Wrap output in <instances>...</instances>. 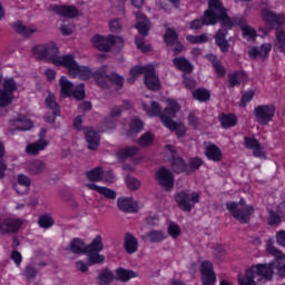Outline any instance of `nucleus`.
<instances>
[{"mask_svg": "<svg viewBox=\"0 0 285 285\" xmlns=\"http://www.w3.org/2000/svg\"><path fill=\"white\" fill-rule=\"evenodd\" d=\"M200 273L203 285L217 284V276L215 275V271H213V263L203 262L200 266Z\"/></svg>", "mask_w": 285, "mask_h": 285, "instance_id": "obj_14", "label": "nucleus"}, {"mask_svg": "<svg viewBox=\"0 0 285 285\" xmlns=\"http://www.w3.org/2000/svg\"><path fill=\"white\" fill-rule=\"evenodd\" d=\"M141 106L148 117H160L164 126L168 128V130L175 131L177 137H184V135H186V126L183 124H177L173 120V118L177 116V112H179L181 108L175 100H167L164 115H161V105H159V102L144 101Z\"/></svg>", "mask_w": 285, "mask_h": 285, "instance_id": "obj_3", "label": "nucleus"}, {"mask_svg": "<svg viewBox=\"0 0 285 285\" xmlns=\"http://www.w3.org/2000/svg\"><path fill=\"white\" fill-rule=\"evenodd\" d=\"M86 186L89 190H96V193L102 195V197H106V199H117V191L108 187H101L95 184H87Z\"/></svg>", "mask_w": 285, "mask_h": 285, "instance_id": "obj_28", "label": "nucleus"}, {"mask_svg": "<svg viewBox=\"0 0 285 285\" xmlns=\"http://www.w3.org/2000/svg\"><path fill=\"white\" fill-rule=\"evenodd\" d=\"M266 250L275 257V262L252 265L245 271V274L238 276V285L266 284L273 279V268L277 271L279 277H285V254L271 243H267Z\"/></svg>", "mask_w": 285, "mask_h": 285, "instance_id": "obj_1", "label": "nucleus"}, {"mask_svg": "<svg viewBox=\"0 0 285 285\" xmlns=\"http://www.w3.org/2000/svg\"><path fill=\"white\" fill-rule=\"evenodd\" d=\"M145 86L148 88V90H159V88H161L159 76L155 72V67H153V65H150L145 75Z\"/></svg>", "mask_w": 285, "mask_h": 285, "instance_id": "obj_21", "label": "nucleus"}, {"mask_svg": "<svg viewBox=\"0 0 285 285\" xmlns=\"http://www.w3.org/2000/svg\"><path fill=\"white\" fill-rule=\"evenodd\" d=\"M193 97L197 101H208L210 99V91L199 88L193 91Z\"/></svg>", "mask_w": 285, "mask_h": 285, "instance_id": "obj_49", "label": "nucleus"}, {"mask_svg": "<svg viewBox=\"0 0 285 285\" xmlns=\"http://www.w3.org/2000/svg\"><path fill=\"white\" fill-rule=\"evenodd\" d=\"M52 10L56 14H60V17H66L67 19L79 17V10L75 6H53Z\"/></svg>", "mask_w": 285, "mask_h": 285, "instance_id": "obj_24", "label": "nucleus"}, {"mask_svg": "<svg viewBox=\"0 0 285 285\" xmlns=\"http://www.w3.org/2000/svg\"><path fill=\"white\" fill-rule=\"evenodd\" d=\"M174 173H184L186 170V163L180 157L174 158L171 163Z\"/></svg>", "mask_w": 285, "mask_h": 285, "instance_id": "obj_51", "label": "nucleus"}, {"mask_svg": "<svg viewBox=\"0 0 285 285\" xmlns=\"http://www.w3.org/2000/svg\"><path fill=\"white\" fill-rule=\"evenodd\" d=\"M13 30L18 32V35H22V37H32L35 32H37V27L35 26H24L22 22H14Z\"/></svg>", "mask_w": 285, "mask_h": 285, "instance_id": "obj_31", "label": "nucleus"}, {"mask_svg": "<svg viewBox=\"0 0 285 285\" xmlns=\"http://www.w3.org/2000/svg\"><path fill=\"white\" fill-rule=\"evenodd\" d=\"M30 128H32V121L26 116H18L9 122V130L12 135L17 132V130H30Z\"/></svg>", "mask_w": 285, "mask_h": 285, "instance_id": "obj_19", "label": "nucleus"}, {"mask_svg": "<svg viewBox=\"0 0 285 285\" xmlns=\"http://www.w3.org/2000/svg\"><path fill=\"white\" fill-rule=\"evenodd\" d=\"M27 170L30 175H41V173L46 170V163L42 160H33L28 164Z\"/></svg>", "mask_w": 285, "mask_h": 285, "instance_id": "obj_35", "label": "nucleus"}, {"mask_svg": "<svg viewBox=\"0 0 285 285\" xmlns=\"http://www.w3.org/2000/svg\"><path fill=\"white\" fill-rule=\"evenodd\" d=\"M10 258L14 262L16 266H21V262H23V256L16 249L11 252Z\"/></svg>", "mask_w": 285, "mask_h": 285, "instance_id": "obj_61", "label": "nucleus"}, {"mask_svg": "<svg viewBox=\"0 0 285 285\" xmlns=\"http://www.w3.org/2000/svg\"><path fill=\"white\" fill-rule=\"evenodd\" d=\"M275 48L285 55V31L284 29H277L275 33Z\"/></svg>", "mask_w": 285, "mask_h": 285, "instance_id": "obj_42", "label": "nucleus"}, {"mask_svg": "<svg viewBox=\"0 0 285 285\" xmlns=\"http://www.w3.org/2000/svg\"><path fill=\"white\" fill-rule=\"evenodd\" d=\"M119 115H121V107H114L110 116L105 120V126L108 130H112L115 126H117V117H119Z\"/></svg>", "mask_w": 285, "mask_h": 285, "instance_id": "obj_33", "label": "nucleus"}, {"mask_svg": "<svg viewBox=\"0 0 285 285\" xmlns=\"http://www.w3.org/2000/svg\"><path fill=\"white\" fill-rule=\"evenodd\" d=\"M167 233L173 239H177L181 235V228L175 223H170L167 227Z\"/></svg>", "mask_w": 285, "mask_h": 285, "instance_id": "obj_52", "label": "nucleus"}, {"mask_svg": "<svg viewBox=\"0 0 285 285\" xmlns=\"http://www.w3.org/2000/svg\"><path fill=\"white\" fill-rule=\"evenodd\" d=\"M46 106H48L55 115H60L59 105H57V98L53 94L49 92L47 96Z\"/></svg>", "mask_w": 285, "mask_h": 285, "instance_id": "obj_46", "label": "nucleus"}, {"mask_svg": "<svg viewBox=\"0 0 285 285\" xmlns=\"http://www.w3.org/2000/svg\"><path fill=\"white\" fill-rule=\"evenodd\" d=\"M85 137L89 150H97V148H99V134L92 130V128L87 127L85 129Z\"/></svg>", "mask_w": 285, "mask_h": 285, "instance_id": "obj_26", "label": "nucleus"}, {"mask_svg": "<svg viewBox=\"0 0 285 285\" xmlns=\"http://www.w3.org/2000/svg\"><path fill=\"white\" fill-rule=\"evenodd\" d=\"M131 132H140V130L144 128V122L139 120L138 118H134L130 122Z\"/></svg>", "mask_w": 285, "mask_h": 285, "instance_id": "obj_59", "label": "nucleus"}, {"mask_svg": "<svg viewBox=\"0 0 285 285\" xmlns=\"http://www.w3.org/2000/svg\"><path fill=\"white\" fill-rule=\"evenodd\" d=\"M150 66H136L134 68H131L130 72H129V78L127 79L128 83H132L134 81H137L138 77H141V75H145L148 72V70L150 69Z\"/></svg>", "mask_w": 285, "mask_h": 285, "instance_id": "obj_32", "label": "nucleus"}, {"mask_svg": "<svg viewBox=\"0 0 285 285\" xmlns=\"http://www.w3.org/2000/svg\"><path fill=\"white\" fill-rule=\"evenodd\" d=\"M208 61H210L213 63V67L215 69L216 75H218V77H224V75H226V69L224 68V66L222 65V61H219L217 59V56L215 55H208L207 56Z\"/></svg>", "mask_w": 285, "mask_h": 285, "instance_id": "obj_40", "label": "nucleus"}, {"mask_svg": "<svg viewBox=\"0 0 285 285\" xmlns=\"http://www.w3.org/2000/svg\"><path fill=\"white\" fill-rule=\"evenodd\" d=\"M165 42L167 46H174V43H177V32L173 29H167L165 33Z\"/></svg>", "mask_w": 285, "mask_h": 285, "instance_id": "obj_53", "label": "nucleus"}, {"mask_svg": "<svg viewBox=\"0 0 285 285\" xmlns=\"http://www.w3.org/2000/svg\"><path fill=\"white\" fill-rule=\"evenodd\" d=\"M17 90V81L14 78H4L2 89H0V108H6L14 101V92Z\"/></svg>", "mask_w": 285, "mask_h": 285, "instance_id": "obj_10", "label": "nucleus"}, {"mask_svg": "<svg viewBox=\"0 0 285 285\" xmlns=\"http://www.w3.org/2000/svg\"><path fill=\"white\" fill-rule=\"evenodd\" d=\"M154 139H155V136L153 134L146 132L139 138L138 144L139 146H150Z\"/></svg>", "mask_w": 285, "mask_h": 285, "instance_id": "obj_56", "label": "nucleus"}, {"mask_svg": "<svg viewBox=\"0 0 285 285\" xmlns=\"http://www.w3.org/2000/svg\"><path fill=\"white\" fill-rule=\"evenodd\" d=\"M6 155V146L2 141H0V179L6 177V171L8 170V165L3 161V157Z\"/></svg>", "mask_w": 285, "mask_h": 285, "instance_id": "obj_48", "label": "nucleus"}, {"mask_svg": "<svg viewBox=\"0 0 285 285\" xmlns=\"http://www.w3.org/2000/svg\"><path fill=\"white\" fill-rule=\"evenodd\" d=\"M92 48L100 50L101 52H110L112 46L121 48L124 46V38L119 36H99L96 35L91 38Z\"/></svg>", "mask_w": 285, "mask_h": 285, "instance_id": "obj_7", "label": "nucleus"}, {"mask_svg": "<svg viewBox=\"0 0 285 285\" xmlns=\"http://www.w3.org/2000/svg\"><path fill=\"white\" fill-rule=\"evenodd\" d=\"M136 28L142 37H148V30H150V21L144 13H138L136 16Z\"/></svg>", "mask_w": 285, "mask_h": 285, "instance_id": "obj_27", "label": "nucleus"}, {"mask_svg": "<svg viewBox=\"0 0 285 285\" xmlns=\"http://www.w3.org/2000/svg\"><path fill=\"white\" fill-rule=\"evenodd\" d=\"M189 43H208V36L203 33L200 36H187Z\"/></svg>", "mask_w": 285, "mask_h": 285, "instance_id": "obj_54", "label": "nucleus"}, {"mask_svg": "<svg viewBox=\"0 0 285 285\" xmlns=\"http://www.w3.org/2000/svg\"><path fill=\"white\" fill-rule=\"evenodd\" d=\"M109 29L111 32H119L121 30V22L118 19L109 21Z\"/></svg>", "mask_w": 285, "mask_h": 285, "instance_id": "obj_63", "label": "nucleus"}, {"mask_svg": "<svg viewBox=\"0 0 285 285\" xmlns=\"http://www.w3.org/2000/svg\"><path fill=\"white\" fill-rule=\"evenodd\" d=\"M126 185L129 190H139L141 188V183L137 178L127 177Z\"/></svg>", "mask_w": 285, "mask_h": 285, "instance_id": "obj_55", "label": "nucleus"}, {"mask_svg": "<svg viewBox=\"0 0 285 285\" xmlns=\"http://www.w3.org/2000/svg\"><path fill=\"white\" fill-rule=\"evenodd\" d=\"M267 222H268L269 226H277V225L282 224V217H279V215L275 214V212H269Z\"/></svg>", "mask_w": 285, "mask_h": 285, "instance_id": "obj_58", "label": "nucleus"}, {"mask_svg": "<svg viewBox=\"0 0 285 285\" xmlns=\"http://www.w3.org/2000/svg\"><path fill=\"white\" fill-rule=\"evenodd\" d=\"M137 153H139V149L137 147H127V148L120 149L117 153V157L118 159H121V161H126V159L130 157H135Z\"/></svg>", "mask_w": 285, "mask_h": 285, "instance_id": "obj_43", "label": "nucleus"}, {"mask_svg": "<svg viewBox=\"0 0 285 285\" xmlns=\"http://www.w3.org/2000/svg\"><path fill=\"white\" fill-rule=\"evenodd\" d=\"M205 155L210 161H222L223 154L222 149L217 145H209L205 149Z\"/></svg>", "mask_w": 285, "mask_h": 285, "instance_id": "obj_30", "label": "nucleus"}, {"mask_svg": "<svg viewBox=\"0 0 285 285\" xmlns=\"http://www.w3.org/2000/svg\"><path fill=\"white\" fill-rule=\"evenodd\" d=\"M135 43L138 50H141L142 52H148V50H150V46H146L144 43V38L141 37H136Z\"/></svg>", "mask_w": 285, "mask_h": 285, "instance_id": "obj_62", "label": "nucleus"}, {"mask_svg": "<svg viewBox=\"0 0 285 285\" xmlns=\"http://www.w3.org/2000/svg\"><path fill=\"white\" fill-rule=\"evenodd\" d=\"M156 179L161 186V188H165V190H170L173 189V186H175V176L173 173L166 168H160L156 173Z\"/></svg>", "mask_w": 285, "mask_h": 285, "instance_id": "obj_13", "label": "nucleus"}, {"mask_svg": "<svg viewBox=\"0 0 285 285\" xmlns=\"http://www.w3.org/2000/svg\"><path fill=\"white\" fill-rule=\"evenodd\" d=\"M219 121L223 128H233V126H237V116L233 114H222Z\"/></svg>", "mask_w": 285, "mask_h": 285, "instance_id": "obj_38", "label": "nucleus"}, {"mask_svg": "<svg viewBox=\"0 0 285 285\" xmlns=\"http://www.w3.org/2000/svg\"><path fill=\"white\" fill-rule=\"evenodd\" d=\"M104 250V240L101 236H96L95 239L87 246V256L89 266H95V264L104 263V255L99 254Z\"/></svg>", "mask_w": 285, "mask_h": 285, "instance_id": "obj_9", "label": "nucleus"}, {"mask_svg": "<svg viewBox=\"0 0 285 285\" xmlns=\"http://www.w3.org/2000/svg\"><path fill=\"white\" fill-rule=\"evenodd\" d=\"M21 219L19 218H6L2 223L0 222V233L8 235L10 233H17L21 228Z\"/></svg>", "mask_w": 285, "mask_h": 285, "instance_id": "obj_20", "label": "nucleus"}, {"mask_svg": "<svg viewBox=\"0 0 285 285\" xmlns=\"http://www.w3.org/2000/svg\"><path fill=\"white\" fill-rule=\"evenodd\" d=\"M203 26H215V18H213L210 6H208V9L205 11L202 20L196 19L191 21L190 28L191 30H199Z\"/></svg>", "mask_w": 285, "mask_h": 285, "instance_id": "obj_23", "label": "nucleus"}, {"mask_svg": "<svg viewBox=\"0 0 285 285\" xmlns=\"http://www.w3.org/2000/svg\"><path fill=\"white\" fill-rule=\"evenodd\" d=\"M116 273V279L118 282H130V279H134V277H137V273L134 271H128L126 268H118L115 271Z\"/></svg>", "mask_w": 285, "mask_h": 285, "instance_id": "obj_36", "label": "nucleus"}, {"mask_svg": "<svg viewBox=\"0 0 285 285\" xmlns=\"http://www.w3.org/2000/svg\"><path fill=\"white\" fill-rule=\"evenodd\" d=\"M39 226L41 228H52V226H55V219H52L50 214H45L39 218Z\"/></svg>", "mask_w": 285, "mask_h": 285, "instance_id": "obj_50", "label": "nucleus"}, {"mask_svg": "<svg viewBox=\"0 0 285 285\" xmlns=\"http://www.w3.org/2000/svg\"><path fill=\"white\" fill-rule=\"evenodd\" d=\"M174 66L178 68V70H183V72H193V65L186 58H175Z\"/></svg>", "mask_w": 285, "mask_h": 285, "instance_id": "obj_44", "label": "nucleus"}, {"mask_svg": "<svg viewBox=\"0 0 285 285\" xmlns=\"http://www.w3.org/2000/svg\"><path fill=\"white\" fill-rule=\"evenodd\" d=\"M253 97H255V92L246 91L240 98V108H246V104L253 101Z\"/></svg>", "mask_w": 285, "mask_h": 285, "instance_id": "obj_57", "label": "nucleus"}, {"mask_svg": "<svg viewBox=\"0 0 285 285\" xmlns=\"http://www.w3.org/2000/svg\"><path fill=\"white\" fill-rule=\"evenodd\" d=\"M90 77H94L95 81L100 88H108L110 83H115L116 88H124V77L119 76L117 72H112L108 76V67H100L95 73H91Z\"/></svg>", "mask_w": 285, "mask_h": 285, "instance_id": "obj_5", "label": "nucleus"}, {"mask_svg": "<svg viewBox=\"0 0 285 285\" xmlns=\"http://www.w3.org/2000/svg\"><path fill=\"white\" fill-rule=\"evenodd\" d=\"M276 242H277V244H279V246L285 247V230L277 232Z\"/></svg>", "mask_w": 285, "mask_h": 285, "instance_id": "obj_64", "label": "nucleus"}, {"mask_svg": "<svg viewBox=\"0 0 285 285\" xmlns=\"http://www.w3.org/2000/svg\"><path fill=\"white\" fill-rule=\"evenodd\" d=\"M261 17L263 21H265V23L269 26V28L281 26L285 21L284 14H277L268 9H263L261 12Z\"/></svg>", "mask_w": 285, "mask_h": 285, "instance_id": "obj_16", "label": "nucleus"}, {"mask_svg": "<svg viewBox=\"0 0 285 285\" xmlns=\"http://www.w3.org/2000/svg\"><path fill=\"white\" fill-rule=\"evenodd\" d=\"M228 31L226 29H219L215 35V42L218 46L220 52H228L230 49V43L226 40Z\"/></svg>", "mask_w": 285, "mask_h": 285, "instance_id": "obj_25", "label": "nucleus"}, {"mask_svg": "<svg viewBox=\"0 0 285 285\" xmlns=\"http://www.w3.org/2000/svg\"><path fill=\"white\" fill-rule=\"evenodd\" d=\"M202 197V194L197 191L188 193V191H179L175 196V200L178 205V208L180 210H184L185 213H190L193 208H195V204H199V199Z\"/></svg>", "mask_w": 285, "mask_h": 285, "instance_id": "obj_8", "label": "nucleus"}, {"mask_svg": "<svg viewBox=\"0 0 285 285\" xmlns=\"http://www.w3.org/2000/svg\"><path fill=\"white\" fill-rule=\"evenodd\" d=\"M70 250L76 255H87V246L83 240L75 238L70 243Z\"/></svg>", "mask_w": 285, "mask_h": 285, "instance_id": "obj_37", "label": "nucleus"}, {"mask_svg": "<svg viewBox=\"0 0 285 285\" xmlns=\"http://www.w3.org/2000/svg\"><path fill=\"white\" fill-rule=\"evenodd\" d=\"M117 206L122 213H137L139 210V204L132 198L120 197L117 199Z\"/></svg>", "mask_w": 285, "mask_h": 285, "instance_id": "obj_22", "label": "nucleus"}, {"mask_svg": "<svg viewBox=\"0 0 285 285\" xmlns=\"http://www.w3.org/2000/svg\"><path fill=\"white\" fill-rule=\"evenodd\" d=\"M273 50V45L271 42L263 43L261 47H252L248 50V56L250 59H261L264 61L268 57L269 52Z\"/></svg>", "mask_w": 285, "mask_h": 285, "instance_id": "obj_18", "label": "nucleus"}, {"mask_svg": "<svg viewBox=\"0 0 285 285\" xmlns=\"http://www.w3.org/2000/svg\"><path fill=\"white\" fill-rule=\"evenodd\" d=\"M112 282H115V274H112V272L105 269L99 273L97 278L99 285H109Z\"/></svg>", "mask_w": 285, "mask_h": 285, "instance_id": "obj_41", "label": "nucleus"}, {"mask_svg": "<svg viewBox=\"0 0 285 285\" xmlns=\"http://www.w3.org/2000/svg\"><path fill=\"white\" fill-rule=\"evenodd\" d=\"M147 237L153 244H159V242H164V239H166V233L160 230H151L147 234Z\"/></svg>", "mask_w": 285, "mask_h": 285, "instance_id": "obj_47", "label": "nucleus"}, {"mask_svg": "<svg viewBox=\"0 0 285 285\" xmlns=\"http://www.w3.org/2000/svg\"><path fill=\"white\" fill-rule=\"evenodd\" d=\"M138 242L137 238L132 236V234H126L125 236V249L132 255V253H137Z\"/></svg>", "mask_w": 285, "mask_h": 285, "instance_id": "obj_39", "label": "nucleus"}, {"mask_svg": "<svg viewBox=\"0 0 285 285\" xmlns=\"http://www.w3.org/2000/svg\"><path fill=\"white\" fill-rule=\"evenodd\" d=\"M246 81H248V75H246L244 71H236L228 75V82L230 88L246 83Z\"/></svg>", "mask_w": 285, "mask_h": 285, "instance_id": "obj_29", "label": "nucleus"}, {"mask_svg": "<svg viewBox=\"0 0 285 285\" xmlns=\"http://www.w3.org/2000/svg\"><path fill=\"white\" fill-rule=\"evenodd\" d=\"M87 177L90 181H102L104 169H101V167H96L87 173Z\"/></svg>", "mask_w": 285, "mask_h": 285, "instance_id": "obj_45", "label": "nucleus"}, {"mask_svg": "<svg viewBox=\"0 0 285 285\" xmlns=\"http://www.w3.org/2000/svg\"><path fill=\"white\" fill-rule=\"evenodd\" d=\"M239 27L243 32V37L247 39V41H255L257 31L246 23V18H243V23H240Z\"/></svg>", "mask_w": 285, "mask_h": 285, "instance_id": "obj_34", "label": "nucleus"}, {"mask_svg": "<svg viewBox=\"0 0 285 285\" xmlns=\"http://www.w3.org/2000/svg\"><path fill=\"white\" fill-rule=\"evenodd\" d=\"M226 208L240 224H248V222H250V215L255 213V208L250 205H246L244 199H240L239 203L229 202L226 204Z\"/></svg>", "mask_w": 285, "mask_h": 285, "instance_id": "obj_6", "label": "nucleus"}, {"mask_svg": "<svg viewBox=\"0 0 285 285\" xmlns=\"http://www.w3.org/2000/svg\"><path fill=\"white\" fill-rule=\"evenodd\" d=\"M208 6L212 10V18L215 19V24L218 21H223L224 28L230 30L233 26H240V23H244V17H235L230 19V17L226 14V9L222 6V1L208 0Z\"/></svg>", "mask_w": 285, "mask_h": 285, "instance_id": "obj_4", "label": "nucleus"}, {"mask_svg": "<svg viewBox=\"0 0 285 285\" xmlns=\"http://www.w3.org/2000/svg\"><path fill=\"white\" fill-rule=\"evenodd\" d=\"M60 31L65 37H70L75 32V24L69 23V24H62L60 27Z\"/></svg>", "mask_w": 285, "mask_h": 285, "instance_id": "obj_60", "label": "nucleus"}, {"mask_svg": "<svg viewBox=\"0 0 285 285\" xmlns=\"http://www.w3.org/2000/svg\"><path fill=\"white\" fill-rule=\"evenodd\" d=\"M32 55L36 59H46L55 66H62L63 68H67L68 73L72 77V79L78 77L82 81H88L92 75L89 67L79 66V63H77L75 56H59V47H57V43L52 41L33 47Z\"/></svg>", "mask_w": 285, "mask_h": 285, "instance_id": "obj_2", "label": "nucleus"}, {"mask_svg": "<svg viewBox=\"0 0 285 285\" xmlns=\"http://www.w3.org/2000/svg\"><path fill=\"white\" fill-rule=\"evenodd\" d=\"M254 116L261 126L271 124L275 117V105H258L254 109Z\"/></svg>", "mask_w": 285, "mask_h": 285, "instance_id": "obj_12", "label": "nucleus"}, {"mask_svg": "<svg viewBox=\"0 0 285 285\" xmlns=\"http://www.w3.org/2000/svg\"><path fill=\"white\" fill-rule=\"evenodd\" d=\"M46 129H41L40 131V139L38 141L28 144L26 147L27 155L37 156L41 153L45 148H48V140H46Z\"/></svg>", "mask_w": 285, "mask_h": 285, "instance_id": "obj_15", "label": "nucleus"}, {"mask_svg": "<svg viewBox=\"0 0 285 285\" xmlns=\"http://www.w3.org/2000/svg\"><path fill=\"white\" fill-rule=\"evenodd\" d=\"M244 146L247 150H252L254 157H266V153L264 151V146L259 144V140L255 137L246 136L244 138Z\"/></svg>", "mask_w": 285, "mask_h": 285, "instance_id": "obj_17", "label": "nucleus"}, {"mask_svg": "<svg viewBox=\"0 0 285 285\" xmlns=\"http://www.w3.org/2000/svg\"><path fill=\"white\" fill-rule=\"evenodd\" d=\"M61 97H73L75 99L81 100L86 97V89L83 83L75 88L72 82L66 77H61L59 80Z\"/></svg>", "mask_w": 285, "mask_h": 285, "instance_id": "obj_11", "label": "nucleus"}]
</instances>
